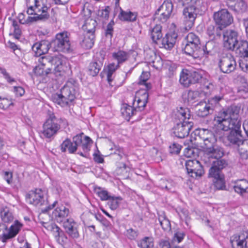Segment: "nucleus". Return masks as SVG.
<instances>
[{"instance_id":"nucleus-1","label":"nucleus","mask_w":248,"mask_h":248,"mask_svg":"<svg viewBox=\"0 0 248 248\" xmlns=\"http://www.w3.org/2000/svg\"><path fill=\"white\" fill-rule=\"evenodd\" d=\"M240 107L231 106L225 110L219 111L214 118L215 125L224 131L230 130L225 137L229 145L239 147L244 143L240 130L241 122L239 115Z\"/></svg>"},{"instance_id":"nucleus-2","label":"nucleus","mask_w":248,"mask_h":248,"mask_svg":"<svg viewBox=\"0 0 248 248\" xmlns=\"http://www.w3.org/2000/svg\"><path fill=\"white\" fill-rule=\"evenodd\" d=\"M27 13L29 15H34L29 18L30 21H45L50 17V7L46 0H26Z\"/></svg>"},{"instance_id":"nucleus-3","label":"nucleus","mask_w":248,"mask_h":248,"mask_svg":"<svg viewBox=\"0 0 248 248\" xmlns=\"http://www.w3.org/2000/svg\"><path fill=\"white\" fill-rule=\"evenodd\" d=\"M38 62L41 66L52 67L56 76H62L68 69L64 59L61 55L42 56L39 58Z\"/></svg>"},{"instance_id":"nucleus-4","label":"nucleus","mask_w":248,"mask_h":248,"mask_svg":"<svg viewBox=\"0 0 248 248\" xmlns=\"http://www.w3.org/2000/svg\"><path fill=\"white\" fill-rule=\"evenodd\" d=\"M76 85L71 81H68L61 89L60 93L52 95V101L62 107L67 106L72 102L76 98Z\"/></svg>"},{"instance_id":"nucleus-5","label":"nucleus","mask_w":248,"mask_h":248,"mask_svg":"<svg viewBox=\"0 0 248 248\" xmlns=\"http://www.w3.org/2000/svg\"><path fill=\"white\" fill-rule=\"evenodd\" d=\"M224 154V152L222 148L217 145H214L204 150L202 160L207 165H212V167L216 166V168H217L220 165L219 161H224L227 163L225 159H221Z\"/></svg>"},{"instance_id":"nucleus-6","label":"nucleus","mask_w":248,"mask_h":248,"mask_svg":"<svg viewBox=\"0 0 248 248\" xmlns=\"http://www.w3.org/2000/svg\"><path fill=\"white\" fill-rule=\"evenodd\" d=\"M200 45L199 36L193 32H190L185 38L183 44L184 47H182V49L186 55L196 58L199 57Z\"/></svg>"},{"instance_id":"nucleus-7","label":"nucleus","mask_w":248,"mask_h":248,"mask_svg":"<svg viewBox=\"0 0 248 248\" xmlns=\"http://www.w3.org/2000/svg\"><path fill=\"white\" fill-rule=\"evenodd\" d=\"M199 6H187L183 9V24L185 30L189 31L194 26L195 19L199 12Z\"/></svg>"},{"instance_id":"nucleus-8","label":"nucleus","mask_w":248,"mask_h":248,"mask_svg":"<svg viewBox=\"0 0 248 248\" xmlns=\"http://www.w3.org/2000/svg\"><path fill=\"white\" fill-rule=\"evenodd\" d=\"M219 168L211 167L209 170V175L215 179L214 186L218 190L223 189L225 187L224 175L221 173V170L227 165V163L224 161H219Z\"/></svg>"},{"instance_id":"nucleus-9","label":"nucleus","mask_w":248,"mask_h":248,"mask_svg":"<svg viewBox=\"0 0 248 248\" xmlns=\"http://www.w3.org/2000/svg\"><path fill=\"white\" fill-rule=\"evenodd\" d=\"M222 97L215 96L208 100V102L201 101L197 105V114L199 116L205 117L213 112L215 106L221 100Z\"/></svg>"},{"instance_id":"nucleus-10","label":"nucleus","mask_w":248,"mask_h":248,"mask_svg":"<svg viewBox=\"0 0 248 248\" xmlns=\"http://www.w3.org/2000/svg\"><path fill=\"white\" fill-rule=\"evenodd\" d=\"M60 128L58 120L52 114L49 116L43 126L42 134L44 137L50 139L55 135Z\"/></svg>"},{"instance_id":"nucleus-11","label":"nucleus","mask_w":248,"mask_h":248,"mask_svg":"<svg viewBox=\"0 0 248 248\" xmlns=\"http://www.w3.org/2000/svg\"><path fill=\"white\" fill-rule=\"evenodd\" d=\"M55 51L67 52L70 48L69 37L67 32L58 33L54 40L50 44Z\"/></svg>"},{"instance_id":"nucleus-12","label":"nucleus","mask_w":248,"mask_h":248,"mask_svg":"<svg viewBox=\"0 0 248 248\" xmlns=\"http://www.w3.org/2000/svg\"><path fill=\"white\" fill-rule=\"evenodd\" d=\"M213 17L216 24L224 28L230 25L233 21L232 15L226 9H222L215 12Z\"/></svg>"},{"instance_id":"nucleus-13","label":"nucleus","mask_w":248,"mask_h":248,"mask_svg":"<svg viewBox=\"0 0 248 248\" xmlns=\"http://www.w3.org/2000/svg\"><path fill=\"white\" fill-rule=\"evenodd\" d=\"M185 166L187 173L193 178L201 177L204 173L202 165L197 160H187L186 161Z\"/></svg>"},{"instance_id":"nucleus-14","label":"nucleus","mask_w":248,"mask_h":248,"mask_svg":"<svg viewBox=\"0 0 248 248\" xmlns=\"http://www.w3.org/2000/svg\"><path fill=\"white\" fill-rule=\"evenodd\" d=\"M92 11L88 8H84L81 16L84 20V24L82 26L83 30L85 33H94L95 31V27L97 25L95 20L91 18Z\"/></svg>"},{"instance_id":"nucleus-15","label":"nucleus","mask_w":248,"mask_h":248,"mask_svg":"<svg viewBox=\"0 0 248 248\" xmlns=\"http://www.w3.org/2000/svg\"><path fill=\"white\" fill-rule=\"evenodd\" d=\"M173 132L178 138H184L187 137L193 126V122H180L174 121Z\"/></svg>"},{"instance_id":"nucleus-16","label":"nucleus","mask_w":248,"mask_h":248,"mask_svg":"<svg viewBox=\"0 0 248 248\" xmlns=\"http://www.w3.org/2000/svg\"><path fill=\"white\" fill-rule=\"evenodd\" d=\"M236 65L235 59L231 55L221 57L218 62L220 70L226 74H230L233 72L236 69Z\"/></svg>"},{"instance_id":"nucleus-17","label":"nucleus","mask_w":248,"mask_h":248,"mask_svg":"<svg viewBox=\"0 0 248 248\" xmlns=\"http://www.w3.org/2000/svg\"><path fill=\"white\" fill-rule=\"evenodd\" d=\"M238 40V33L232 30H227L223 33V45L228 50H234Z\"/></svg>"},{"instance_id":"nucleus-18","label":"nucleus","mask_w":248,"mask_h":248,"mask_svg":"<svg viewBox=\"0 0 248 248\" xmlns=\"http://www.w3.org/2000/svg\"><path fill=\"white\" fill-rule=\"evenodd\" d=\"M81 143V135H77L73 138V141L66 139L61 145V149L62 152L67 150L70 154L74 153L78 149V145Z\"/></svg>"},{"instance_id":"nucleus-19","label":"nucleus","mask_w":248,"mask_h":248,"mask_svg":"<svg viewBox=\"0 0 248 248\" xmlns=\"http://www.w3.org/2000/svg\"><path fill=\"white\" fill-rule=\"evenodd\" d=\"M26 199L31 204L41 206L45 202L44 192L41 189H36L27 194Z\"/></svg>"},{"instance_id":"nucleus-20","label":"nucleus","mask_w":248,"mask_h":248,"mask_svg":"<svg viewBox=\"0 0 248 248\" xmlns=\"http://www.w3.org/2000/svg\"><path fill=\"white\" fill-rule=\"evenodd\" d=\"M148 93L146 91L143 90L137 93L135 100L133 102L135 106L136 113H139L142 111L147 103Z\"/></svg>"},{"instance_id":"nucleus-21","label":"nucleus","mask_w":248,"mask_h":248,"mask_svg":"<svg viewBox=\"0 0 248 248\" xmlns=\"http://www.w3.org/2000/svg\"><path fill=\"white\" fill-rule=\"evenodd\" d=\"M174 121L192 122L193 119L189 108L186 107L177 108L174 114Z\"/></svg>"},{"instance_id":"nucleus-22","label":"nucleus","mask_w":248,"mask_h":248,"mask_svg":"<svg viewBox=\"0 0 248 248\" xmlns=\"http://www.w3.org/2000/svg\"><path fill=\"white\" fill-rule=\"evenodd\" d=\"M63 227L65 232L73 238H77L79 236L78 225L73 218H69L64 220Z\"/></svg>"},{"instance_id":"nucleus-23","label":"nucleus","mask_w":248,"mask_h":248,"mask_svg":"<svg viewBox=\"0 0 248 248\" xmlns=\"http://www.w3.org/2000/svg\"><path fill=\"white\" fill-rule=\"evenodd\" d=\"M177 37V34L174 33H167L163 38L161 39V41L157 45L161 48L170 50L174 46Z\"/></svg>"},{"instance_id":"nucleus-24","label":"nucleus","mask_w":248,"mask_h":248,"mask_svg":"<svg viewBox=\"0 0 248 248\" xmlns=\"http://www.w3.org/2000/svg\"><path fill=\"white\" fill-rule=\"evenodd\" d=\"M69 209L64 205H59L52 212V216L58 222H62L69 214Z\"/></svg>"},{"instance_id":"nucleus-25","label":"nucleus","mask_w":248,"mask_h":248,"mask_svg":"<svg viewBox=\"0 0 248 248\" xmlns=\"http://www.w3.org/2000/svg\"><path fill=\"white\" fill-rule=\"evenodd\" d=\"M51 45L48 41L42 40L35 43L32 46V49L35 53V56L39 57L47 52Z\"/></svg>"},{"instance_id":"nucleus-26","label":"nucleus","mask_w":248,"mask_h":248,"mask_svg":"<svg viewBox=\"0 0 248 248\" xmlns=\"http://www.w3.org/2000/svg\"><path fill=\"white\" fill-rule=\"evenodd\" d=\"M147 62L149 63L156 69H160L163 65V61L159 56H157L153 51L147 53L145 56Z\"/></svg>"},{"instance_id":"nucleus-27","label":"nucleus","mask_w":248,"mask_h":248,"mask_svg":"<svg viewBox=\"0 0 248 248\" xmlns=\"http://www.w3.org/2000/svg\"><path fill=\"white\" fill-rule=\"evenodd\" d=\"M232 248H246L247 241L244 235H233L230 240Z\"/></svg>"},{"instance_id":"nucleus-28","label":"nucleus","mask_w":248,"mask_h":248,"mask_svg":"<svg viewBox=\"0 0 248 248\" xmlns=\"http://www.w3.org/2000/svg\"><path fill=\"white\" fill-rule=\"evenodd\" d=\"M223 29L224 28L216 23L211 24L207 27L206 32L211 39H214L221 36Z\"/></svg>"},{"instance_id":"nucleus-29","label":"nucleus","mask_w":248,"mask_h":248,"mask_svg":"<svg viewBox=\"0 0 248 248\" xmlns=\"http://www.w3.org/2000/svg\"><path fill=\"white\" fill-rule=\"evenodd\" d=\"M94 33H85L81 38L80 44L85 49H91L94 45Z\"/></svg>"},{"instance_id":"nucleus-30","label":"nucleus","mask_w":248,"mask_h":248,"mask_svg":"<svg viewBox=\"0 0 248 248\" xmlns=\"http://www.w3.org/2000/svg\"><path fill=\"white\" fill-rule=\"evenodd\" d=\"M102 65V61L96 58L94 59L90 63L88 67V74L92 77L96 76L99 72Z\"/></svg>"},{"instance_id":"nucleus-31","label":"nucleus","mask_w":248,"mask_h":248,"mask_svg":"<svg viewBox=\"0 0 248 248\" xmlns=\"http://www.w3.org/2000/svg\"><path fill=\"white\" fill-rule=\"evenodd\" d=\"M81 135V143L78 145V148L79 151L78 153V154L83 157H86L88 151L90 150L89 142L91 140V139L87 136L84 137V139L83 140V136Z\"/></svg>"},{"instance_id":"nucleus-32","label":"nucleus","mask_w":248,"mask_h":248,"mask_svg":"<svg viewBox=\"0 0 248 248\" xmlns=\"http://www.w3.org/2000/svg\"><path fill=\"white\" fill-rule=\"evenodd\" d=\"M112 57L114 60L117 61V63L120 65L124 63L129 59L130 54L128 52L119 50L116 52L112 53Z\"/></svg>"},{"instance_id":"nucleus-33","label":"nucleus","mask_w":248,"mask_h":248,"mask_svg":"<svg viewBox=\"0 0 248 248\" xmlns=\"http://www.w3.org/2000/svg\"><path fill=\"white\" fill-rule=\"evenodd\" d=\"M235 50L241 57H248V42L246 40H238L235 46Z\"/></svg>"},{"instance_id":"nucleus-34","label":"nucleus","mask_w":248,"mask_h":248,"mask_svg":"<svg viewBox=\"0 0 248 248\" xmlns=\"http://www.w3.org/2000/svg\"><path fill=\"white\" fill-rule=\"evenodd\" d=\"M120 13L118 17L121 20L133 22L136 20L137 16L136 13L130 11H124L121 8H120Z\"/></svg>"},{"instance_id":"nucleus-35","label":"nucleus","mask_w":248,"mask_h":248,"mask_svg":"<svg viewBox=\"0 0 248 248\" xmlns=\"http://www.w3.org/2000/svg\"><path fill=\"white\" fill-rule=\"evenodd\" d=\"M190 71L183 69L180 74V83L185 87H188L191 84Z\"/></svg>"},{"instance_id":"nucleus-36","label":"nucleus","mask_w":248,"mask_h":248,"mask_svg":"<svg viewBox=\"0 0 248 248\" xmlns=\"http://www.w3.org/2000/svg\"><path fill=\"white\" fill-rule=\"evenodd\" d=\"M151 37L153 41L157 44L162 37V27L160 25H155L151 31Z\"/></svg>"},{"instance_id":"nucleus-37","label":"nucleus","mask_w":248,"mask_h":248,"mask_svg":"<svg viewBox=\"0 0 248 248\" xmlns=\"http://www.w3.org/2000/svg\"><path fill=\"white\" fill-rule=\"evenodd\" d=\"M233 189L236 192L241 195L248 193V181L246 180H241L238 181L233 186Z\"/></svg>"},{"instance_id":"nucleus-38","label":"nucleus","mask_w":248,"mask_h":248,"mask_svg":"<svg viewBox=\"0 0 248 248\" xmlns=\"http://www.w3.org/2000/svg\"><path fill=\"white\" fill-rule=\"evenodd\" d=\"M200 96V93L198 91H189L187 93L183 94V97L185 99V102L193 103L197 101Z\"/></svg>"},{"instance_id":"nucleus-39","label":"nucleus","mask_w":248,"mask_h":248,"mask_svg":"<svg viewBox=\"0 0 248 248\" xmlns=\"http://www.w3.org/2000/svg\"><path fill=\"white\" fill-rule=\"evenodd\" d=\"M173 9V5L172 2L170 0L164 1L161 6L158 9L157 11L155 12V16H158L159 12H166L171 15Z\"/></svg>"},{"instance_id":"nucleus-40","label":"nucleus","mask_w":248,"mask_h":248,"mask_svg":"<svg viewBox=\"0 0 248 248\" xmlns=\"http://www.w3.org/2000/svg\"><path fill=\"white\" fill-rule=\"evenodd\" d=\"M19 229V224L11 225L9 231L6 233H3V241H6L7 239L15 237L18 233Z\"/></svg>"},{"instance_id":"nucleus-41","label":"nucleus","mask_w":248,"mask_h":248,"mask_svg":"<svg viewBox=\"0 0 248 248\" xmlns=\"http://www.w3.org/2000/svg\"><path fill=\"white\" fill-rule=\"evenodd\" d=\"M121 111L123 116L128 120H129L132 116L138 114V113H136L135 108L127 104L124 105L121 109Z\"/></svg>"},{"instance_id":"nucleus-42","label":"nucleus","mask_w":248,"mask_h":248,"mask_svg":"<svg viewBox=\"0 0 248 248\" xmlns=\"http://www.w3.org/2000/svg\"><path fill=\"white\" fill-rule=\"evenodd\" d=\"M174 183L171 180L161 179L159 181V186L160 188L170 192L174 191Z\"/></svg>"},{"instance_id":"nucleus-43","label":"nucleus","mask_w":248,"mask_h":248,"mask_svg":"<svg viewBox=\"0 0 248 248\" xmlns=\"http://www.w3.org/2000/svg\"><path fill=\"white\" fill-rule=\"evenodd\" d=\"M190 77L192 84L200 82L203 77V72L197 70L196 71H190Z\"/></svg>"},{"instance_id":"nucleus-44","label":"nucleus","mask_w":248,"mask_h":248,"mask_svg":"<svg viewBox=\"0 0 248 248\" xmlns=\"http://www.w3.org/2000/svg\"><path fill=\"white\" fill-rule=\"evenodd\" d=\"M94 192L98 195L101 201H108L111 196L109 195L108 191L99 186H95L94 188Z\"/></svg>"},{"instance_id":"nucleus-45","label":"nucleus","mask_w":248,"mask_h":248,"mask_svg":"<svg viewBox=\"0 0 248 248\" xmlns=\"http://www.w3.org/2000/svg\"><path fill=\"white\" fill-rule=\"evenodd\" d=\"M52 67H46L41 66L39 65L34 69V73L39 76H47L52 72Z\"/></svg>"},{"instance_id":"nucleus-46","label":"nucleus","mask_w":248,"mask_h":248,"mask_svg":"<svg viewBox=\"0 0 248 248\" xmlns=\"http://www.w3.org/2000/svg\"><path fill=\"white\" fill-rule=\"evenodd\" d=\"M217 138L221 139L222 138V137L221 136L218 135L217 133L216 135H214L210 138H208V139L203 140L204 150L217 145Z\"/></svg>"},{"instance_id":"nucleus-47","label":"nucleus","mask_w":248,"mask_h":248,"mask_svg":"<svg viewBox=\"0 0 248 248\" xmlns=\"http://www.w3.org/2000/svg\"><path fill=\"white\" fill-rule=\"evenodd\" d=\"M138 246L141 248H153V239L152 237H145L140 240Z\"/></svg>"},{"instance_id":"nucleus-48","label":"nucleus","mask_w":248,"mask_h":248,"mask_svg":"<svg viewBox=\"0 0 248 248\" xmlns=\"http://www.w3.org/2000/svg\"><path fill=\"white\" fill-rule=\"evenodd\" d=\"M122 200L120 196H111L110 199L108 200V204L110 208L113 210L117 209Z\"/></svg>"},{"instance_id":"nucleus-49","label":"nucleus","mask_w":248,"mask_h":248,"mask_svg":"<svg viewBox=\"0 0 248 248\" xmlns=\"http://www.w3.org/2000/svg\"><path fill=\"white\" fill-rule=\"evenodd\" d=\"M247 5L243 0H237L234 5V10L238 13H243L246 11Z\"/></svg>"},{"instance_id":"nucleus-50","label":"nucleus","mask_w":248,"mask_h":248,"mask_svg":"<svg viewBox=\"0 0 248 248\" xmlns=\"http://www.w3.org/2000/svg\"><path fill=\"white\" fill-rule=\"evenodd\" d=\"M110 150L114 151L111 154L117 155L118 156V159H121L124 156H126V155L124 152V149L119 146L114 145L113 147H111L110 149Z\"/></svg>"},{"instance_id":"nucleus-51","label":"nucleus","mask_w":248,"mask_h":248,"mask_svg":"<svg viewBox=\"0 0 248 248\" xmlns=\"http://www.w3.org/2000/svg\"><path fill=\"white\" fill-rule=\"evenodd\" d=\"M158 221L164 230L165 231L170 229V222L165 217L162 216H159L158 217Z\"/></svg>"},{"instance_id":"nucleus-52","label":"nucleus","mask_w":248,"mask_h":248,"mask_svg":"<svg viewBox=\"0 0 248 248\" xmlns=\"http://www.w3.org/2000/svg\"><path fill=\"white\" fill-rule=\"evenodd\" d=\"M1 218L2 221L4 223H10L14 219L12 214L8 210H4L1 212Z\"/></svg>"},{"instance_id":"nucleus-53","label":"nucleus","mask_w":248,"mask_h":248,"mask_svg":"<svg viewBox=\"0 0 248 248\" xmlns=\"http://www.w3.org/2000/svg\"><path fill=\"white\" fill-rule=\"evenodd\" d=\"M199 135L203 141L215 135L212 131L207 129L200 130Z\"/></svg>"},{"instance_id":"nucleus-54","label":"nucleus","mask_w":248,"mask_h":248,"mask_svg":"<svg viewBox=\"0 0 248 248\" xmlns=\"http://www.w3.org/2000/svg\"><path fill=\"white\" fill-rule=\"evenodd\" d=\"M12 26L14 29V34L16 38H18L21 34V30L17 21L12 20Z\"/></svg>"},{"instance_id":"nucleus-55","label":"nucleus","mask_w":248,"mask_h":248,"mask_svg":"<svg viewBox=\"0 0 248 248\" xmlns=\"http://www.w3.org/2000/svg\"><path fill=\"white\" fill-rule=\"evenodd\" d=\"M180 2L184 5L185 4L188 6H200L201 4V0H178Z\"/></svg>"},{"instance_id":"nucleus-56","label":"nucleus","mask_w":248,"mask_h":248,"mask_svg":"<svg viewBox=\"0 0 248 248\" xmlns=\"http://www.w3.org/2000/svg\"><path fill=\"white\" fill-rule=\"evenodd\" d=\"M181 148V145L174 143L170 146V152L171 154H178L180 153Z\"/></svg>"},{"instance_id":"nucleus-57","label":"nucleus","mask_w":248,"mask_h":248,"mask_svg":"<svg viewBox=\"0 0 248 248\" xmlns=\"http://www.w3.org/2000/svg\"><path fill=\"white\" fill-rule=\"evenodd\" d=\"M12 105H13V103L8 99L0 98V108L6 109Z\"/></svg>"},{"instance_id":"nucleus-58","label":"nucleus","mask_w":248,"mask_h":248,"mask_svg":"<svg viewBox=\"0 0 248 248\" xmlns=\"http://www.w3.org/2000/svg\"><path fill=\"white\" fill-rule=\"evenodd\" d=\"M30 17H32V16H28L27 19H25V15L23 13H20L18 16L19 22L21 24H26L34 22V21H30L29 19V18Z\"/></svg>"},{"instance_id":"nucleus-59","label":"nucleus","mask_w":248,"mask_h":248,"mask_svg":"<svg viewBox=\"0 0 248 248\" xmlns=\"http://www.w3.org/2000/svg\"><path fill=\"white\" fill-rule=\"evenodd\" d=\"M114 23V21L112 20L108 24L107 26V29L106 30V35L108 36L109 35L110 37L112 36L113 32V26Z\"/></svg>"},{"instance_id":"nucleus-60","label":"nucleus","mask_w":248,"mask_h":248,"mask_svg":"<svg viewBox=\"0 0 248 248\" xmlns=\"http://www.w3.org/2000/svg\"><path fill=\"white\" fill-rule=\"evenodd\" d=\"M160 15L159 17H157V16H155L156 18H158L160 22H165L167 19L170 17V14L169 13H167L164 12H159Z\"/></svg>"},{"instance_id":"nucleus-61","label":"nucleus","mask_w":248,"mask_h":248,"mask_svg":"<svg viewBox=\"0 0 248 248\" xmlns=\"http://www.w3.org/2000/svg\"><path fill=\"white\" fill-rule=\"evenodd\" d=\"M109 10L110 8L107 6L104 9L99 11L98 14L102 17L105 19H108L109 16Z\"/></svg>"},{"instance_id":"nucleus-62","label":"nucleus","mask_w":248,"mask_h":248,"mask_svg":"<svg viewBox=\"0 0 248 248\" xmlns=\"http://www.w3.org/2000/svg\"><path fill=\"white\" fill-rule=\"evenodd\" d=\"M177 68V66L175 63H170V65H168V76L170 78L172 77L174 75Z\"/></svg>"},{"instance_id":"nucleus-63","label":"nucleus","mask_w":248,"mask_h":248,"mask_svg":"<svg viewBox=\"0 0 248 248\" xmlns=\"http://www.w3.org/2000/svg\"><path fill=\"white\" fill-rule=\"evenodd\" d=\"M150 77V74L148 72H142L140 76L139 84H144L148 80Z\"/></svg>"},{"instance_id":"nucleus-64","label":"nucleus","mask_w":248,"mask_h":248,"mask_svg":"<svg viewBox=\"0 0 248 248\" xmlns=\"http://www.w3.org/2000/svg\"><path fill=\"white\" fill-rule=\"evenodd\" d=\"M160 248H173L171 247L170 243L169 240L161 239L159 242Z\"/></svg>"}]
</instances>
